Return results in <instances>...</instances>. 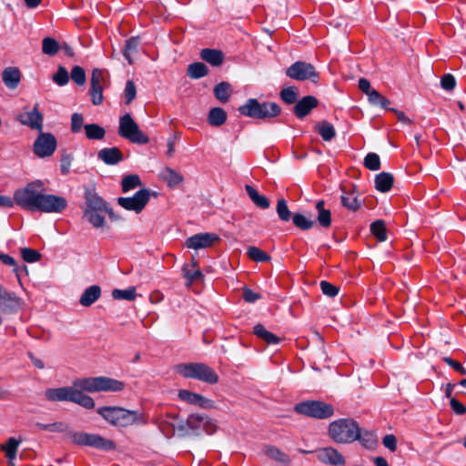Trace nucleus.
Masks as SVG:
<instances>
[{"label": "nucleus", "mask_w": 466, "mask_h": 466, "mask_svg": "<svg viewBox=\"0 0 466 466\" xmlns=\"http://www.w3.org/2000/svg\"><path fill=\"white\" fill-rule=\"evenodd\" d=\"M124 388L125 383L123 381L105 376L78 379L74 381L72 387H68V401L76 403L86 409H93L95 407L94 400L83 391L118 392L123 390Z\"/></svg>", "instance_id": "nucleus-1"}, {"label": "nucleus", "mask_w": 466, "mask_h": 466, "mask_svg": "<svg viewBox=\"0 0 466 466\" xmlns=\"http://www.w3.org/2000/svg\"><path fill=\"white\" fill-rule=\"evenodd\" d=\"M45 184L42 180H35L14 193L16 204H66L65 198L45 194Z\"/></svg>", "instance_id": "nucleus-2"}, {"label": "nucleus", "mask_w": 466, "mask_h": 466, "mask_svg": "<svg viewBox=\"0 0 466 466\" xmlns=\"http://www.w3.org/2000/svg\"><path fill=\"white\" fill-rule=\"evenodd\" d=\"M97 413L114 426L127 427L133 424L146 423L140 412L121 407H101L97 410Z\"/></svg>", "instance_id": "nucleus-3"}, {"label": "nucleus", "mask_w": 466, "mask_h": 466, "mask_svg": "<svg viewBox=\"0 0 466 466\" xmlns=\"http://www.w3.org/2000/svg\"><path fill=\"white\" fill-rule=\"evenodd\" d=\"M238 111L241 115L251 118L269 119L278 116L281 108L275 102L260 103L255 98H249L238 107Z\"/></svg>", "instance_id": "nucleus-4"}, {"label": "nucleus", "mask_w": 466, "mask_h": 466, "mask_svg": "<svg viewBox=\"0 0 466 466\" xmlns=\"http://www.w3.org/2000/svg\"><path fill=\"white\" fill-rule=\"evenodd\" d=\"M177 373L187 379H194L208 384H216L218 375L205 363L192 362L178 364L175 368Z\"/></svg>", "instance_id": "nucleus-5"}, {"label": "nucleus", "mask_w": 466, "mask_h": 466, "mask_svg": "<svg viewBox=\"0 0 466 466\" xmlns=\"http://www.w3.org/2000/svg\"><path fill=\"white\" fill-rule=\"evenodd\" d=\"M330 438L338 443H351L358 439V423L352 419H339L329 426Z\"/></svg>", "instance_id": "nucleus-6"}, {"label": "nucleus", "mask_w": 466, "mask_h": 466, "mask_svg": "<svg viewBox=\"0 0 466 466\" xmlns=\"http://www.w3.org/2000/svg\"><path fill=\"white\" fill-rule=\"evenodd\" d=\"M294 410L306 417L325 420L334 414L332 405L320 400H306L295 405Z\"/></svg>", "instance_id": "nucleus-7"}, {"label": "nucleus", "mask_w": 466, "mask_h": 466, "mask_svg": "<svg viewBox=\"0 0 466 466\" xmlns=\"http://www.w3.org/2000/svg\"><path fill=\"white\" fill-rule=\"evenodd\" d=\"M118 134L120 137L132 143L145 145L149 139L138 127L129 114H126L119 119Z\"/></svg>", "instance_id": "nucleus-8"}, {"label": "nucleus", "mask_w": 466, "mask_h": 466, "mask_svg": "<svg viewBox=\"0 0 466 466\" xmlns=\"http://www.w3.org/2000/svg\"><path fill=\"white\" fill-rule=\"evenodd\" d=\"M286 75L289 78L297 81L309 80L313 83H317L319 78V74L316 70L315 66L305 61H297L293 63L287 68Z\"/></svg>", "instance_id": "nucleus-9"}, {"label": "nucleus", "mask_w": 466, "mask_h": 466, "mask_svg": "<svg viewBox=\"0 0 466 466\" xmlns=\"http://www.w3.org/2000/svg\"><path fill=\"white\" fill-rule=\"evenodd\" d=\"M71 439L72 441L77 445L89 446L103 451H111L116 447L112 441L105 439L97 434L73 432L71 434Z\"/></svg>", "instance_id": "nucleus-10"}, {"label": "nucleus", "mask_w": 466, "mask_h": 466, "mask_svg": "<svg viewBox=\"0 0 466 466\" xmlns=\"http://www.w3.org/2000/svg\"><path fill=\"white\" fill-rule=\"evenodd\" d=\"M106 85V73L102 69L95 68L90 79V96L92 103L96 106L103 103V89Z\"/></svg>", "instance_id": "nucleus-11"}, {"label": "nucleus", "mask_w": 466, "mask_h": 466, "mask_svg": "<svg viewBox=\"0 0 466 466\" xmlns=\"http://www.w3.org/2000/svg\"><path fill=\"white\" fill-rule=\"evenodd\" d=\"M16 119L31 129L41 131L43 128L44 117L38 109V104H35L32 109L25 106L24 112L17 115Z\"/></svg>", "instance_id": "nucleus-12"}, {"label": "nucleus", "mask_w": 466, "mask_h": 466, "mask_svg": "<svg viewBox=\"0 0 466 466\" xmlns=\"http://www.w3.org/2000/svg\"><path fill=\"white\" fill-rule=\"evenodd\" d=\"M56 148V139L51 133H40L34 143V152L39 157L51 156Z\"/></svg>", "instance_id": "nucleus-13"}, {"label": "nucleus", "mask_w": 466, "mask_h": 466, "mask_svg": "<svg viewBox=\"0 0 466 466\" xmlns=\"http://www.w3.org/2000/svg\"><path fill=\"white\" fill-rule=\"evenodd\" d=\"M106 214H108L109 218L116 219L114 212L111 208H107V206H87L84 210V217L93 225L95 228H101L104 225Z\"/></svg>", "instance_id": "nucleus-14"}, {"label": "nucleus", "mask_w": 466, "mask_h": 466, "mask_svg": "<svg viewBox=\"0 0 466 466\" xmlns=\"http://www.w3.org/2000/svg\"><path fill=\"white\" fill-rule=\"evenodd\" d=\"M177 396L182 401L201 409L212 410L216 408L214 400L188 390H180Z\"/></svg>", "instance_id": "nucleus-15"}, {"label": "nucleus", "mask_w": 466, "mask_h": 466, "mask_svg": "<svg viewBox=\"0 0 466 466\" xmlns=\"http://www.w3.org/2000/svg\"><path fill=\"white\" fill-rule=\"evenodd\" d=\"M219 240V237L215 233H198L186 241V246L192 249H200L211 247L215 242Z\"/></svg>", "instance_id": "nucleus-16"}, {"label": "nucleus", "mask_w": 466, "mask_h": 466, "mask_svg": "<svg viewBox=\"0 0 466 466\" xmlns=\"http://www.w3.org/2000/svg\"><path fill=\"white\" fill-rule=\"evenodd\" d=\"M187 425L194 431L203 430L210 434L215 430V424L205 414L192 413L187 419Z\"/></svg>", "instance_id": "nucleus-17"}, {"label": "nucleus", "mask_w": 466, "mask_h": 466, "mask_svg": "<svg viewBox=\"0 0 466 466\" xmlns=\"http://www.w3.org/2000/svg\"><path fill=\"white\" fill-rule=\"evenodd\" d=\"M19 298L0 285V312L13 313L19 308Z\"/></svg>", "instance_id": "nucleus-18"}, {"label": "nucleus", "mask_w": 466, "mask_h": 466, "mask_svg": "<svg viewBox=\"0 0 466 466\" xmlns=\"http://www.w3.org/2000/svg\"><path fill=\"white\" fill-rule=\"evenodd\" d=\"M158 193L147 188L137 191L132 198H118L117 204H147L152 198H157Z\"/></svg>", "instance_id": "nucleus-19"}, {"label": "nucleus", "mask_w": 466, "mask_h": 466, "mask_svg": "<svg viewBox=\"0 0 466 466\" xmlns=\"http://www.w3.org/2000/svg\"><path fill=\"white\" fill-rule=\"evenodd\" d=\"M262 451L268 459L278 462L282 466H289L291 463V459L289 454L274 445H264Z\"/></svg>", "instance_id": "nucleus-20"}, {"label": "nucleus", "mask_w": 466, "mask_h": 466, "mask_svg": "<svg viewBox=\"0 0 466 466\" xmlns=\"http://www.w3.org/2000/svg\"><path fill=\"white\" fill-rule=\"evenodd\" d=\"M317 458L323 463L332 465H343L345 463L343 456L336 449L331 447L319 450L317 453Z\"/></svg>", "instance_id": "nucleus-21"}, {"label": "nucleus", "mask_w": 466, "mask_h": 466, "mask_svg": "<svg viewBox=\"0 0 466 466\" xmlns=\"http://www.w3.org/2000/svg\"><path fill=\"white\" fill-rule=\"evenodd\" d=\"M318 99L315 96H304L294 106V113L299 118H303L318 106Z\"/></svg>", "instance_id": "nucleus-22"}, {"label": "nucleus", "mask_w": 466, "mask_h": 466, "mask_svg": "<svg viewBox=\"0 0 466 466\" xmlns=\"http://www.w3.org/2000/svg\"><path fill=\"white\" fill-rule=\"evenodd\" d=\"M97 157L106 165H116L123 160V154L118 147H106L98 151Z\"/></svg>", "instance_id": "nucleus-23"}, {"label": "nucleus", "mask_w": 466, "mask_h": 466, "mask_svg": "<svg viewBox=\"0 0 466 466\" xmlns=\"http://www.w3.org/2000/svg\"><path fill=\"white\" fill-rule=\"evenodd\" d=\"M3 82L9 89L18 86L21 80V73L17 67H6L2 74Z\"/></svg>", "instance_id": "nucleus-24"}, {"label": "nucleus", "mask_w": 466, "mask_h": 466, "mask_svg": "<svg viewBox=\"0 0 466 466\" xmlns=\"http://www.w3.org/2000/svg\"><path fill=\"white\" fill-rule=\"evenodd\" d=\"M182 272L184 278L187 279V285H191L193 282L201 279L204 277L195 260L184 265Z\"/></svg>", "instance_id": "nucleus-25"}, {"label": "nucleus", "mask_w": 466, "mask_h": 466, "mask_svg": "<svg viewBox=\"0 0 466 466\" xmlns=\"http://www.w3.org/2000/svg\"><path fill=\"white\" fill-rule=\"evenodd\" d=\"M101 295V289L97 285L88 287L80 297L79 303L84 307H89L95 303Z\"/></svg>", "instance_id": "nucleus-26"}, {"label": "nucleus", "mask_w": 466, "mask_h": 466, "mask_svg": "<svg viewBox=\"0 0 466 466\" xmlns=\"http://www.w3.org/2000/svg\"><path fill=\"white\" fill-rule=\"evenodd\" d=\"M200 56L204 61L209 63L213 66H220L224 59V55L221 51L209 48L202 49Z\"/></svg>", "instance_id": "nucleus-27"}, {"label": "nucleus", "mask_w": 466, "mask_h": 466, "mask_svg": "<svg viewBox=\"0 0 466 466\" xmlns=\"http://www.w3.org/2000/svg\"><path fill=\"white\" fill-rule=\"evenodd\" d=\"M22 208L27 214L35 216L40 213H61L66 206H22Z\"/></svg>", "instance_id": "nucleus-28"}, {"label": "nucleus", "mask_w": 466, "mask_h": 466, "mask_svg": "<svg viewBox=\"0 0 466 466\" xmlns=\"http://www.w3.org/2000/svg\"><path fill=\"white\" fill-rule=\"evenodd\" d=\"M358 441L366 449H373L377 445L378 440L376 434L371 431H362L358 426Z\"/></svg>", "instance_id": "nucleus-29"}, {"label": "nucleus", "mask_w": 466, "mask_h": 466, "mask_svg": "<svg viewBox=\"0 0 466 466\" xmlns=\"http://www.w3.org/2000/svg\"><path fill=\"white\" fill-rule=\"evenodd\" d=\"M393 181L391 174L381 172L375 177V187L380 192H387L391 188Z\"/></svg>", "instance_id": "nucleus-30"}, {"label": "nucleus", "mask_w": 466, "mask_h": 466, "mask_svg": "<svg viewBox=\"0 0 466 466\" xmlns=\"http://www.w3.org/2000/svg\"><path fill=\"white\" fill-rule=\"evenodd\" d=\"M45 396L49 401H68V387L47 389Z\"/></svg>", "instance_id": "nucleus-31"}, {"label": "nucleus", "mask_w": 466, "mask_h": 466, "mask_svg": "<svg viewBox=\"0 0 466 466\" xmlns=\"http://www.w3.org/2000/svg\"><path fill=\"white\" fill-rule=\"evenodd\" d=\"M159 177L169 187H174L182 182L183 177L176 170L170 167H165L160 171Z\"/></svg>", "instance_id": "nucleus-32"}, {"label": "nucleus", "mask_w": 466, "mask_h": 466, "mask_svg": "<svg viewBox=\"0 0 466 466\" xmlns=\"http://www.w3.org/2000/svg\"><path fill=\"white\" fill-rule=\"evenodd\" d=\"M20 442V441L15 438H9L7 441L4 445H2V450L5 451V457L9 460V464L11 466H14L12 461L16 458Z\"/></svg>", "instance_id": "nucleus-33"}, {"label": "nucleus", "mask_w": 466, "mask_h": 466, "mask_svg": "<svg viewBox=\"0 0 466 466\" xmlns=\"http://www.w3.org/2000/svg\"><path fill=\"white\" fill-rule=\"evenodd\" d=\"M227 120V113L221 107H213L210 109L208 121L213 127H220Z\"/></svg>", "instance_id": "nucleus-34"}, {"label": "nucleus", "mask_w": 466, "mask_h": 466, "mask_svg": "<svg viewBox=\"0 0 466 466\" xmlns=\"http://www.w3.org/2000/svg\"><path fill=\"white\" fill-rule=\"evenodd\" d=\"M316 129L325 141H330L336 136V130L333 125L325 120L319 122L316 126Z\"/></svg>", "instance_id": "nucleus-35"}, {"label": "nucleus", "mask_w": 466, "mask_h": 466, "mask_svg": "<svg viewBox=\"0 0 466 466\" xmlns=\"http://www.w3.org/2000/svg\"><path fill=\"white\" fill-rule=\"evenodd\" d=\"M231 92V86L228 82H221L214 87V96L222 103L228 101Z\"/></svg>", "instance_id": "nucleus-36"}, {"label": "nucleus", "mask_w": 466, "mask_h": 466, "mask_svg": "<svg viewBox=\"0 0 466 466\" xmlns=\"http://www.w3.org/2000/svg\"><path fill=\"white\" fill-rule=\"evenodd\" d=\"M187 73L190 78L198 79L208 74V68L203 63H192L188 66Z\"/></svg>", "instance_id": "nucleus-37"}, {"label": "nucleus", "mask_w": 466, "mask_h": 466, "mask_svg": "<svg viewBox=\"0 0 466 466\" xmlns=\"http://www.w3.org/2000/svg\"><path fill=\"white\" fill-rule=\"evenodd\" d=\"M254 333L258 338L265 340L268 344H278L279 342V338L274 335L273 333L268 331L265 327L261 324H257L254 327Z\"/></svg>", "instance_id": "nucleus-38"}, {"label": "nucleus", "mask_w": 466, "mask_h": 466, "mask_svg": "<svg viewBox=\"0 0 466 466\" xmlns=\"http://www.w3.org/2000/svg\"><path fill=\"white\" fill-rule=\"evenodd\" d=\"M84 128L88 139L100 140L106 135L105 129L97 124H86L84 126Z\"/></svg>", "instance_id": "nucleus-39"}, {"label": "nucleus", "mask_w": 466, "mask_h": 466, "mask_svg": "<svg viewBox=\"0 0 466 466\" xmlns=\"http://www.w3.org/2000/svg\"><path fill=\"white\" fill-rule=\"evenodd\" d=\"M340 198L341 204H361L365 201L364 198L351 187L348 191L344 190Z\"/></svg>", "instance_id": "nucleus-40"}, {"label": "nucleus", "mask_w": 466, "mask_h": 466, "mask_svg": "<svg viewBox=\"0 0 466 466\" xmlns=\"http://www.w3.org/2000/svg\"><path fill=\"white\" fill-rule=\"evenodd\" d=\"M370 231L379 241L382 242L387 239L386 226L383 220L379 219L371 223Z\"/></svg>", "instance_id": "nucleus-41"}, {"label": "nucleus", "mask_w": 466, "mask_h": 466, "mask_svg": "<svg viewBox=\"0 0 466 466\" xmlns=\"http://www.w3.org/2000/svg\"><path fill=\"white\" fill-rule=\"evenodd\" d=\"M112 297L114 299H117V300L123 299V300L132 301L137 297L136 289L134 287H130L127 289H115L112 291Z\"/></svg>", "instance_id": "nucleus-42"}, {"label": "nucleus", "mask_w": 466, "mask_h": 466, "mask_svg": "<svg viewBox=\"0 0 466 466\" xmlns=\"http://www.w3.org/2000/svg\"><path fill=\"white\" fill-rule=\"evenodd\" d=\"M35 427L40 431H46L49 432H65L68 429L67 424H66L62 421H57V422L48 423V424L36 422Z\"/></svg>", "instance_id": "nucleus-43"}, {"label": "nucleus", "mask_w": 466, "mask_h": 466, "mask_svg": "<svg viewBox=\"0 0 466 466\" xmlns=\"http://www.w3.org/2000/svg\"><path fill=\"white\" fill-rule=\"evenodd\" d=\"M248 257L255 262H267L270 260V256L265 251L255 246L249 247L247 251Z\"/></svg>", "instance_id": "nucleus-44"}, {"label": "nucleus", "mask_w": 466, "mask_h": 466, "mask_svg": "<svg viewBox=\"0 0 466 466\" xmlns=\"http://www.w3.org/2000/svg\"><path fill=\"white\" fill-rule=\"evenodd\" d=\"M60 49L58 42L52 37H45L42 41V52L48 56L56 55Z\"/></svg>", "instance_id": "nucleus-45"}, {"label": "nucleus", "mask_w": 466, "mask_h": 466, "mask_svg": "<svg viewBox=\"0 0 466 466\" xmlns=\"http://www.w3.org/2000/svg\"><path fill=\"white\" fill-rule=\"evenodd\" d=\"M139 44L140 41L138 37H131L126 41L123 55L129 64H132L131 55L137 51Z\"/></svg>", "instance_id": "nucleus-46"}, {"label": "nucleus", "mask_w": 466, "mask_h": 466, "mask_svg": "<svg viewBox=\"0 0 466 466\" xmlns=\"http://www.w3.org/2000/svg\"><path fill=\"white\" fill-rule=\"evenodd\" d=\"M292 219L294 225L302 230H308L315 225V221L313 219L299 213L295 214Z\"/></svg>", "instance_id": "nucleus-47"}, {"label": "nucleus", "mask_w": 466, "mask_h": 466, "mask_svg": "<svg viewBox=\"0 0 466 466\" xmlns=\"http://www.w3.org/2000/svg\"><path fill=\"white\" fill-rule=\"evenodd\" d=\"M369 102L372 105L380 106L382 108H388L390 104V100L383 96L377 90H371L368 95Z\"/></svg>", "instance_id": "nucleus-48"}, {"label": "nucleus", "mask_w": 466, "mask_h": 466, "mask_svg": "<svg viewBox=\"0 0 466 466\" xmlns=\"http://www.w3.org/2000/svg\"><path fill=\"white\" fill-rule=\"evenodd\" d=\"M141 185V179L138 175L132 174L126 176L121 182L122 190L127 192Z\"/></svg>", "instance_id": "nucleus-49"}, {"label": "nucleus", "mask_w": 466, "mask_h": 466, "mask_svg": "<svg viewBox=\"0 0 466 466\" xmlns=\"http://www.w3.org/2000/svg\"><path fill=\"white\" fill-rule=\"evenodd\" d=\"M318 211L317 220L319 224L327 228L331 224V213L329 209H325L324 206H316Z\"/></svg>", "instance_id": "nucleus-50"}, {"label": "nucleus", "mask_w": 466, "mask_h": 466, "mask_svg": "<svg viewBox=\"0 0 466 466\" xmlns=\"http://www.w3.org/2000/svg\"><path fill=\"white\" fill-rule=\"evenodd\" d=\"M245 190L254 204H268V199L258 193V191L249 185L245 186Z\"/></svg>", "instance_id": "nucleus-51"}, {"label": "nucleus", "mask_w": 466, "mask_h": 466, "mask_svg": "<svg viewBox=\"0 0 466 466\" xmlns=\"http://www.w3.org/2000/svg\"><path fill=\"white\" fill-rule=\"evenodd\" d=\"M364 166L370 170L377 171L380 168V159L378 154L369 153L364 158Z\"/></svg>", "instance_id": "nucleus-52"}, {"label": "nucleus", "mask_w": 466, "mask_h": 466, "mask_svg": "<svg viewBox=\"0 0 466 466\" xmlns=\"http://www.w3.org/2000/svg\"><path fill=\"white\" fill-rule=\"evenodd\" d=\"M281 99L287 104H293L298 99V90L294 86H289L281 90Z\"/></svg>", "instance_id": "nucleus-53"}, {"label": "nucleus", "mask_w": 466, "mask_h": 466, "mask_svg": "<svg viewBox=\"0 0 466 466\" xmlns=\"http://www.w3.org/2000/svg\"><path fill=\"white\" fill-rule=\"evenodd\" d=\"M71 78L78 86H83L86 83V72L79 66H75L71 70Z\"/></svg>", "instance_id": "nucleus-54"}, {"label": "nucleus", "mask_w": 466, "mask_h": 466, "mask_svg": "<svg viewBox=\"0 0 466 466\" xmlns=\"http://www.w3.org/2000/svg\"><path fill=\"white\" fill-rule=\"evenodd\" d=\"M53 81L58 86H65L69 81L68 72L66 67L60 66L56 73L53 76Z\"/></svg>", "instance_id": "nucleus-55"}, {"label": "nucleus", "mask_w": 466, "mask_h": 466, "mask_svg": "<svg viewBox=\"0 0 466 466\" xmlns=\"http://www.w3.org/2000/svg\"><path fill=\"white\" fill-rule=\"evenodd\" d=\"M21 255L25 261L28 263H34L40 259L41 255L38 251L29 248H24L21 249Z\"/></svg>", "instance_id": "nucleus-56"}, {"label": "nucleus", "mask_w": 466, "mask_h": 466, "mask_svg": "<svg viewBox=\"0 0 466 466\" xmlns=\"http://www.w3.org/2000/svg\"><path fill=\"white\" fill-rule=\"evenodd\" d=\"M124 96L126 99V104H130L137 96V88L133 81L129 80L126 84Z\"/></svg>", "instance_id": "nucleus-57"}, {"label": "nucleus", "mask_w": 466, "mask_h": 466, "mask_svg": "<svg viewBox=\"0 0 466 466\" xmlns=\"http://www.w3.org/2000/svg\"><path fill=\"white\" fill-rule=\"evenodd\" d=\"M320 289L323 294L327 295L328 297L334 298L339 293V288L334 286L333 284L322 280L320 282Z\"/></svg>", "instance_id": "nucleus-58"}, {"label": "nucleus", "mask_w": 466, "mask_h": 466, "mask_svg": "<svg viewBox=\"0 0 466 466\" xmlns=\"http://www.w3.org/2000/svg\"><path fill=\"white\" fill-rule=\"evenodd\" d=\"M441 86L445 90H453L456 86L455 77L451 74H445L441 79Z\"/></svg>", "instance_id": "nucleus-59"}, {"label": "nucleus", "mask_w": 466, "mask_h": 466, "mask_svg": "<svg viewBox=\"0 0 466 466\" xmlns=\"http://www.w3.org/2000/svg\"><path fill=\"white\" fill-rule=\"evenodd\" d=\"M84 123V117L81 114L74 113L71 117V130L73 133H78Z\"/></svg>", "instance_id": "nucleus-60"}, {"label": "nucleus", "mask_w": 466, "mask_h": 466, "mask_svg": "<svg viewBox=\"0 0 466 466\" xmlns=\"http://www.w3.org/2000/svg\"><path fill=\"white\" fill-rule=\"evenodd\" d=\"M86 204H102V198L97 195L94 188H86Z\"/></svg>", "instance_id": "nucleus-61"}, {"label": "nucleus", "mask_w": 466, "mask_h": 466, "mask_svg": "<svg viewBox=\"0 0 466 466\" xmlns=\"http://www.w3.org/2000/svg\"><path fill=\"white\" fill-rule=\"evenodd\" d=\"M261 298L259 293H257L250 289H243V299L248 303H254Z\"/></svg>", "instance_id": "nucleus-62"}, {"label": "nucleus", "mask_w": 466, "mask_h": 466, "mask_svg": "<svg viewBox=\"0 0 466 466\" xmlns=\"http://www.w3.org/2000/svg\"><path fill=\"white\" fill-rule=\"evenodd\" d=\"M382 443L390 451H395L397 449V440L396 437L392 434L386 435L382 440Z\"/></svg>", "instance_id": "nucleus-63"}, {"label": "nucleus", "mask_w": 466, "mask_h": 466, "mask_svg": "<svg viewBox=\"0 0 466 466\" xmlns=\"http://www.w3.org/2000/svg\"><path fill=\"white\" fill-rule=\"evenodd\" d=\"M450 405L451 410L458 415H462L466 413V408L463 404H461L457 399L451 398Z\"/></svg>", "instance_id": "nucleus-64"}]
</instances>
